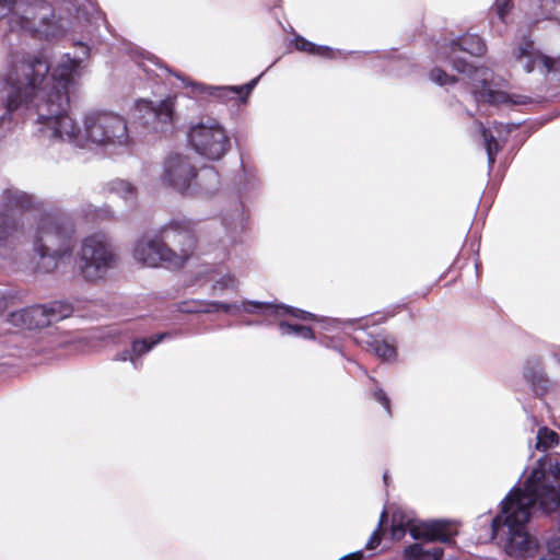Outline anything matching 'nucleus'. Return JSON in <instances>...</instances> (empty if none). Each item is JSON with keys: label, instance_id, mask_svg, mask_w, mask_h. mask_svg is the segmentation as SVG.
<instances>
[{"label": "nucleus", "instance_id": "obj_1", "mask_svg": "<svg viewBox=\"0 0 560 560\" xmlns=\"http://www.w3.org/2000/svg\"><path fill=\"white\" fill-rule=\"evenodd\" d=\"M77 19L86 22L85 40L73 39V46L81 49L77 56L62 54L51 66L50 81L54 83L52 100L66 102L56 115V141H66L79 148L93 144L106 152L117 153L127 150L132 142L128 124L121 115L92 109L82 118L80 127L69 115L70 95L75 93L84 74L86 60L92 47L101 36V27L112 33L105 13L94 2L86 1L77 9Z\"/></svg>", "mask_w": 560, "mask_h": 560}, {"label": "nucleus", "instance_id": "obj_2", "mask_svg": "<svg viewBox=\"0 0 560 560\" xmlns=\"http://www.w3.org/2000/svg\"><path fill=\"white\" fill-rule=\"evenodd\" d=\"M51 66L40 56L13 59L0 73V100L5 112L0 116V149L9 144L14 128L30 120L33 136L43 142H56L55 119L62 101L54 103Z\"/></svg>", "mask_w": 560, "mask_h": 560}, {"label": "nucleus", "instance_id": "obj_3", "mask_svg": "<svg viewBox=\"0 0 560 560\" xmlns=\"http://www.w3.org/2000/svg\"><path fill=\"white\" fill-rule=\"evenodd\" d=\"M5 19L8 31L2 36V45L9 48L11 66L13 59L40 56L23 54L28 39L50 42L62 37L70 22L60 16L54 5L46 0H0V20Z\"/></svg>", "mask_w": 560, "mask_h": 560}, {"label": "nucleus", "instance_id": "obj_4", "mask_svg": "<svg viewBox=\"0 0 560 560\" xmlns=\"http://www.w3.org/2000/svg\"><path fill=\"white\" fill-rule=\"evenodd\" d=\"M486 51V44L476 34H465L453 39L444 46L441 58L450 61L453 69L465 74L471 86V93L477 102L490 105H528L534 101L526 95L509 94L492 88V72L485 67H476L468 62L460 54L481 56Z\"/></svg>", "mask_w": 560, "mask_h": 560}, {"label": "nucleus", "instance_id": "obj_5", "mask_svg": "<svg viewBox=\"0 0 560 560\" xmlns=\"http://www.w3.org/2000/svg\"><path fill=\"white\" fill-rule=\"evenodd\" d=\"M196 238L188 220H171L158 231L140 236L132 249L133 258L147 267L164 265L180 268L192 256Z\"/></svg>", "mask_w": 560, "mask_h": 560}, {"label": "nucleus", "instance_id": "obj_6", "mask_svg": "<svg viewBox=\"0 0 560 560\" xmlns=\"http://www.w3.org/2000/svg\"><path fill=\"white\" fill-rule=\"evenodd\" d=\"M74 247V228L67 218L49 213L39 217L32 237V248L39 271L51 273L60 265L69 262Z\"/></svg>", "mask_w": 560, "mask_h": 560}, {"label": "nucleus", "instance_id": "obj_7", "mask_svg": "<svg viewBox=\"0 0 560 560\" xmlns=\"http://www.w3.org/2000/svg\"><path fill=\"white\" fill-rule=\"evenodd\" d=\"M409 532L413 539H422V542L413 544L404 551L405 560H440L443 548L434 542L451 544L456 529L452 523L445 520L431 522H417L410 516L394 513L392 522V536L400 539Z\"/></svg>", "mask_w": 560, "mask_h": 560}, {"label": "nucleus", "instance_id": "obj_8", "mask_svg": "<svg viewBox=\"0 0 560 560\" xmlns=\"http://www.w3.org/2000/svg\"><path fill=\"white\" fill-rule=\"evenodd\" d=\"M75 257L78 272L88 283L105 280L118 262V254L112 238L101 231L81 238Z\"/></svg>", "mask_w": 560, "mask_h": 560}, {"label": "nucleus", "instance_id": "obj_9", "mask_svg": "<svg viewBox=\"0 0 560 560\" xmlns=\"http://www.w3.org/2000/svg\"><path fill=\"white\" fill-rule=\"evenodd\" d=\"M187 140L198 155L211 161L221 160L231 149L226 128L214 118L201 119L191 125Z\"/></svg>", "mask_w": 560, "mask_h": 560}, {"label": "nucleus", "instance_id": "obj_10", "mask_svg": "<svg viewBox=\"0 0 560 560\" xmlns=\"http://www.w3.org/2000/svg\"><path fill=\"white\" fill-rule=\"evenodd\" d=\"M72 312L73 307L71 304L54 301L11 312L7 317V322L18 328L37 329L62 320L69 317Z\"/></svg>", "mask_w": 560, "mask_h": 560}, {"label": "nucleus", "instance_id": "obj_11", "mask_svg": "<svg viewBox=\"0 0 560 560\" xmlns=\"http://www.w3.org/2000/svg\"><path fill=\"white\" fill-rule=\"evenodd\" d=\"M513 57L525 72L530 73L538 70L541 74L560 81V57L550 58L541 54L530 37L523 36L520 39L513 51Z\"/></svg>", "mask_w": 560, "mask_h": 560}, {"label": "nucleus", "instance_id": "obj_12", "mask_svg": "<svg viewBox=\"0 0 560 560\" xmlns=\"http://www.w3.org/2000/svg\"><path fill=\"white\" fill-rule=\"evenodd\" d=\"M174 113V101L167 97L156 106L147 100L136 103L133 118L148 132H165L172 125Z\"/></svg>", "mask_w": 560, "mask_h": 560}, {"label": "nucleus", "instance_id": "obj_13", "mask_svg": "<svg viewBox=\"0 0 560 560\" xmlns=\"http://www.w3.org/2000/svg\"><path fill=\"white\" fill-rule=\"evenodd\" d=\"M196 168L187 155L170 154L163 163L162 180L173 189L184 192L192 185Z\"/></svg>", "mask_w": 560, "mask_h": 560}, {"label": "nucleus", "instance_id": "obj_14", "mask_svg": "<svg viewBox=\"0 0 560 560\" xmlns=\"http://www.w3.org/2000/svg\"><path fill=\"white\" fill-rule=\"evenodd\" d=\"M221 224L229 244L235 245L243 242V234L249 224V214L240 198H234L222 209Z\"/></svg>", "mask_w": 560, "mask_h": 560}, {"label": "nucleus", "instance_id": "obj_15", "mask_svg": "<svg viewBox=\"0 0 560 560\" xmlns=\"http://www.w3.org/2000/svg\"><path fill=\"white\" fill-rule=\"evenodd\" d=\"M241 312L247 314H261L265 316H276L280 317L283 315H291L298 319L302 320H313L315 319V315L299 308L289 307L285 305H278L268 302H259V301H250L244 300L241 302L230 303V313L232 315L238 314Z\"/></svg>", "mask_w": 560, "mask_h": 560}, {"label": "nucleus", "instance_id": "obj_16", "mask_svg": "<svg viewBox=\"0 0 560 560\" xmlns=\"http://www.w3.org/2000/svg\"><path fill=\"white\" fill-rule=\"evenodd\" d=\"M178 79H180L185 86L191 89V93L195 96L198 95H207L211 96L218 100H228L237 96L241 102H246V98L250 94V92L254 90L256 84L259 81V77L250 80L248 83L236 86V85H206L192 81L185 80L179 74H175Z\"/></svg>", "mask_w": 560, "mask_h": 560}, {"label": "nucleus", "instance_id": "obj_17", "mask_svg": "<svg viewBox=\"0 0 560 560\" xmlns=\"http://www.w3.org/2000/svg\"><path fill=\"white\" fill-rule=\"evenodd\" d=\"M0 206L4 211L27 212L39 209L40 202L26 191L16 187H8L0 194Z\"/></svg>", "mask_w": 560, "mask_h": 560}, {"label": "nucleus", "instance_id": "obj_18", "mask_svg": "<svg viewBox=\"0 0 560 560\" xmlns=\"http://www.w3.org/2000/svg\"><path fill=\"white\" fill-rule=\"evenodd\" d=\"M20 244L18 221L0 211V257H9Z\"/></svg>", "mask_w": 560, "mask_h": 560}, {"label": "nucleus", "instance_id": "obj_19", "mask_svg": "<svg viewBox=\"0 0 560 560\" xmlns=\"http://www.w3.org/2000/svg\"><path fill=\"white\" fill-rule=\"evenodd\" d=\"M168 337L167 332H161L152 336L151 338L137 339L132 341L130 350H124L117 354L116 360L130 361L136 370L142 365L141 357L150 352L154 346L159 345L162 340Z\"/></svg>", "mask_w": 560, "mask_h": 560}, {"label": "nucleus", "instance_id": "obj_20", "mask_svg": "<svg viewBox=\"0 0 560 560\" xmlns=\"http://www.w3.org/2000/svg\"><path fill=\"white\" fill-rule=\"evenodd\" d=\"M192 184L205 194H212L220 186L219 173L213 166L202 167L199 172L196 171Z\"/></svg>", "mask_w": 560, "mask_h": 560}, {"label": "nucleus", "instance_id": "obj_21", "mask_svg": "<svg viewBox=\"0 0 560 560\" xmlns=\"http://www.w3.org/2000/svg\"><path fill=\"white\" fill-rule=\"evenodd\" d=\"M482 139H483V145L487 152L488 156V164L489 168H492L494 162H495V155L501 150V145L499 143V140L493 136L492 131L487 129L481 122H476Z\"/></svg>", "mask_w": 560, "mask_h": 560}, {"label": "nucleus", "instance_id": "obj_22", "mask_svg": "<svg viewBox=\"0 0 560 560\" xmlns=\"http://www.w3.org/2000/svg\"><path fill=\"white\" fill-rule=\"evenodd\" d=\"M81 214L90 222L110 221L115 214L110 207H95L91 203L82 205L80 208Z\"/></svg>", "mask_w": 560, "mask_h": 560}, {"label": "nucleus", "instance_id": "obj_23", "mask_svg": "<svg viewBox=\"0 0 560 560\" xmlns=\"http://www.w3.org/2000/svg\"><path fill=\"white\" fill-rule=\"evenodd\" d=\"M366 343L371 351L384 361H393L397 357L396 347L385 339L371 338Z\"/></svg>", "mask_w": 560, "mask_h": 560}, {"label": "nucleus", "instance_id": "obj_24", "mask_svg": "<svg viewBox=\"0 0 560 560\" xmlns=\"http://www.w3.org/2000/svg\"><path fill=\"white\" fill-rule=\"evenodd\" d=\"M278 330L281 336H292L302 339H314V332L311 327L300 324H292L287 320H280Z\"/></svg>", "mask_w": 560, "mask_h": 560}, {"label": "nucleus", "instance_id": "obj_25", "mask_svg": "<svg viewBox=\"0 0 560 560\" xmlns=\"http://www.w3.org/2000/svg\"><path fill=\"white\" fill-rule=\"evenodd\" d=\"M109 190L127 202H132L137 195L136 187L124 179L112 180L109 183Z\"/></svg>", "mask_w": 560, "mask_h": 560}, {"label": "nucleus", "instance_id": "obj_26", "mask_svg": "<svg viewBox=\"0 0 560 560\" xmlns=\"http://www.w3.org/2000/svg\"><path fill=\"white\" fill-rule=\"evenodd\" d=\"M559 443V435L547 427L539 428L536 435L535 447L538 451H547Z\"/></svg>", "mask_w": 560, "mask_h": 560}, {"label": "nucleus", "instance_id": "obj_27", "mask_svg": "<svg viewBox=\"0 0 560 560\" xmlns=\"http://www.w3.org/2000/svg\"><path fill=\"white\" fill-rule=\"evenodd\" d=\"M294 45L298 50L308 52L311 55L330 56L331 49L327 46H318L305 39L302 36H296Z\"/></svg>", "mask_w": 560, "mask_h": 560}, {"label": "nucleus", "instance_id": "obj_28", "mask_svg": "<svg viewBox=\"0 0 560 560\" xmlns=\"http://www.w3.org/2000/svg\"><path fill=\"white\" fill-rule=\"evenodd\" d=\"M544 19H552L560 14V0H532Z\"/></svg>", "mask_w": 560, "mask_h": 560}, {"label": "nucleus", "instance_id": "obj_29", "mask_svg": "<svg viewBox=\"0 0 560 560\" xmlns=\"http://www.w3.org/2000/svg\"><path fill=\"white\" fill-rule=\"evenodd\" d=\"M429 78L432 82L443 86L446 84H454L457 82V79L453 75H448L444 70L441 68H434L430 71Z\"/></svg>", "mask_w": 560, "mask_h": 560}, {"label": "nucleus", "instance_id": "obj_30", "mask_svg": "<svg viewBox=\"0 0 560 560\" xmlns=\"http://www.w3.org/2000/svg\"><path fill=\"white\" fill-rule=\"evenodd\" d=\"M237 288V281L234 276L226 273L214 280L213 289L215 291H223L226 289L235 290Z\"/></svg>", "mask_w": 560, "mask_h": 560}, {"label": "nucleus", "instance_id": "obj_31", "mask_svg": "<svg viewBox=\"0 0 560 560\" xmlns=\"http://www.w3.org/2000/svg\"><path fill=\"white\" fill-rule=\"evenodd\" d=\"M513 8L512 0H495L492 10L495 12L498 19L505 22V18Z\"/></svg>", "mask_w": 560, "mask_h": 560}, {"label": "nucleus", "instance_id": "obj_32", "mask_svg": "<svg viewBox=\"0 0 560 560\" xmlns=\"http://www.w3.org/2000/svg\"><path fill=\"white\" fill-rule=\"evenodd\" d=\"M386 517H387L386 511L384 510L381 514L377 528L371 534L369 540L365 544V548L368 550H372L380 545V542H381L380 530H381V527H382L383 523L385 522Z\"/></svg>", "mask_w": 560, "mask_h": 560}, {"label": "nucleus", "instance_id": "obj_33", "mask_svg": "<svg viewBox=\"0 0 560 560\" xmlns=\"http://www.w3.org/2000/svg\"><path fill=\"white\" fill-rule=\"evenodd\" d=\"M13 290L7 285L0 284V313H2L14 300Z\"/></svg>", "mask_w": 560, "mask_h": 560}, {"label": "nucleus", "instance_id": "obj_34", "mask_svg": "<svg viewBox=\"0 0 560 560\" xmlns=\"http://www.w3.org/2000/svg\"><path fill=\"white\" fill-rule=\"evenodd\" d=\"M373 398L384 407L388 415H390V400L382 388H376L373 392Z\"/></svg>", "mask_w": 560, "mask_h": 560}, {"label": "nucleus", "instance_id": "obj_35", "mask_svg": "<svg viewBox=\"0 0 560 560\" xmlns=\"http://www.w3.org/2000/svg\"><path fill=\"white\" fill-rule=\"evenodd\" d=\"M205 312H208V313L224 312V313L229 314L230 313V303L218 302V301L210 302V303H208Z\"/></svg>", "mask_w": 560, "mask_h": 560}, {"label": "nucleus", "instance_id": "obj_36", "mask_svg": "<svg viewBox=\"0 0 560 560\" xmlns=\"http://www.w3.org/2000/svg\"><path fill=\"white\" fill-rule=\"evenodd\" d=\"M516 127H517V125H515V124H506V125H504L502 122H495L494 124V128H495V130H497L499 136L501 135V129H503L505 133H509L513 129H515Z\"/></svg>", "mask_w": 560, "mask_h": 560}, {"label": "nucleus", "instance_id": "obj_37", "mask_svg": "<svg viewBox=\"0 0 560 560\" xmlns=\"http://www.w3.org/2000/svg\"><path fill=\"white\" fill-rule=\"evenodd\" d=\"M362 559H363V551L358 550V551H354V552H351L349 555L341 557L339 560H362Z\"/></svg>", "mask_w": 560, "mask_h": 560}, {"label": "nucleus", "instance_id": "obj_38", "mask_svg": "<svg viewBox=\"0 0 560 560\" xmlns=\"http://www.w3.org/2000/svg\"><path fill=\"white\" fill-rule=\"evenodd\" d=\"M538 560H560V556L557 555H547L545 557H541Z\"/></svg>", "mask_w": 560, "mask_h": 560}, {"label": "nucleus", "instance_id": "obj_39", "mask_svg": "<svg viewBox=\"0 0 560 560\" xmlns=\"http://www.w3.org/2000/svg\"><path fill=\"white\" fill-rule=\"evenodd\" d=\"M537 377H538L539 381H541V382H544L546 384V389H547L548 386H549V380L547 377L544 378V375L541 373H539Z\"/></svg>", "mask_w": 560, "mask_h": 560}, {"label": "nucleus", "instance_id": "obj_40", "mask_svg": "<svg viewBox=\"0 0 560 560\" xmlns=\"http://www.w3.org/2000/svg\"><path fill=\"white\" fill-rule=\"evenodd\" d=\"M329 324L332 325L334 327L340 325L341 323L338 320V319H329Z\"/></svg>", "mask_w": 560, "mask_h": 560}, {"label": "nucleus", "instance_id": "obj_41", "mask_svg": "<svg viewBox=\"0 0 560 560\" xmlns=\"http://www.w3.org/2000/svg\"><path fill=\"white\" fill-rule=\"evenodd\" d=\"M383 479H384V482H385V483H387V480H388V475H387V472H385V474L383 475Z\"/></svg>", "mask_w": 560, "mask_h": 560}, {"label": "nucleus", "instance_id": "obj_42", "mask_svg": "<svg viewBox=\"0 0 560 560\" xmlns=\"http://www.w3.org/2000/svg\"><path fill=\"white\" fill-rule=\"evenodd\" d=\"M254 322H246V325H254Z\"/></svg>", "mask_w": 560, "mask_h": 560}]
</instances>
